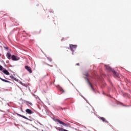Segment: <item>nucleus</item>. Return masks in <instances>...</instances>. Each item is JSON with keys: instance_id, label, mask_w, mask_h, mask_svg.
Here are the masks:
<instances>
[{"instance_id": "obj_1", "label": "nucleus", "mask_w": 131, "mask_h": 131, "mask_svg": "<svg viewBox=\"0 0 131 131\" xmlns=\"http://www.w3.org/2000/svg\"><path fill=\"white\" fill-rule=\"evenodd\" d=\"M86 77H84V79L85 80H86L87 82L88 83V84L91 86L92 91L93 92H95V89H94V86H93V85H92V83L90 81V80H89V78H88V76H90V75L89 74V73L86 72L85 74H84Z\"/></svg>"}, {"instance_id": "obj_2", "label": "nucleus", "mask_w": 131, "mask_h": 131, "mask_svg": "<svg viewBox=\"0 0 131 131\" xmlns=\"http://www.w3.org/2000/svg\"><path fill=\"white\" fill-rule=\"evenodd\" d=\"M77 48V45H74L72 44L70 45V49L72 52V55H74V52H75V50H76V48Z\"/></svg>"}, {"instance_id": "obj_3", "label": "nucleus", "mask_w": 131, "mask_h": 131, "mask_svg": "<svg viewBox=\"0 0 131 131\" xmlns=\"http://www.w3.org/2000/svg\"><path fill=\"white\" fill-rule=\"evenodd\" d=\"M53 120L55 121V122H56L57 124H62V125H66V123H64L63 121L59 120V119H55L53 118Z\"/></svg>"}, {"instance_id": "obj_4", "label": "nucleus", "mask_w": 131, "mask_h": 131, "mask_svg": "<svg viewBox=\"0 0 131 131\" xmlns=\"http://www.w3.org/2000/svg\"><path fill=\"white\" fill-rule=\"evenodd\" d=\"M106 70H107V71H110V72H113V70H114V69H112L110 66H107V65H104Z\"/></svg>"}, {"instance_id": "obj_5", "label": "nucleus", "mask_w": 131, "mask_h": 131, "mask_svg": "<svg viewBox=\"0 0 131 131\" xmlns=\"http://www.w3.org/2000/svg\"><path fill=\"white\" fill-rule=\"evenodd\" d=\"M25 68L29 73H32V70H31V68L29 67L28 66H25Z\"/></svg>"}, {"instance_id": "obj_6", "label": "nucleus", "mask_w": 131, "mask_h": 131, "mask_svg": "<svg viewBox=\"0 0 131 131\" xmlns=\"http://www.w3.org/2000/svg\"><path fill=\"white\" fill-rule=\"evenodd\" d=\"M17 116H19L20 117H22L23 118H24L25 119H27V120H29V118L25 117V116H23L22 115H20L19 114H18L17 113H15Z\"/></svg>"}, {"instance_id": "obj_7", "label": "nucleus", "mask_w": 131, "mask_h": 131, "mask_svg": "<svg viewBox=\"0 0 131 131\" xmlns=\"http://www.w3.org/2000/svg\"><path fill=\"white\" fill-rule=\"evenodd\" d=\"M17 116H19L20 117H22L23 118H24L25 119H27V120H29V118L25 117V116H23L22 115H20L19 114H18L17 113H15Z\"/></svg>"}, {"instance_id": "obj_8", "label": "nucleus", "mask_w": 131, "mask_h": 131, "mask_svg": "<svg viewBox=\"0 0 131 131\" xmlns=\"http://www.w3.org/2000/svg\"><path fill=\"white\" fill-rule=\"evenodd\" d=\"M11 59L13 61H18V60H19V58L16 57L15 55H12L11 57Z\"/></svg>"}, {"instance_id": "obj_9", "label": "nucleus", "mask_w": 131, "mask_h": 131, "mask_svg": "<svg viewBox=\"0 0 131 131\" xmlns=\"http://www.w3.org/2000/svg\"><path fill=\"white\" fill-rule=\"evenodd\" d=\"M113 73H114L115 77H117L118 78L120 77L118 73H117L116 71H115V70H113Z\"/></svg>"}, {"instance_id": "obj_10", "label": "nucleus", "mask_w": 131, "mask_h": 131, "mask_svg": "<svg viewBox=\"0 0 131 131\" xmlns=\"http://www.w3.org/2000/svg\"><path fill=\"white\" fill-rule=\"evenodd\" d=\"M26 112L28 113V114H33V112L29 108L26 110Z\"/></svg>"}, {"instance_id": "obj_11", "label": "nucleus", "mask_w": 131, "mask_h": 131, "mask_svg": "<svg viewBox=\"0 0 131 131\" xmlns=\"http://www.w3.org/2000/svg\"><path fill=\"white\" fill-rule=\"evenodd\" d=\"M10 77L12 79H13V80H15V81H17V82H19V79L15 78L13 75H10Z\"/></svg>"}, {"instance_id": "obj_12", "label": "nucleus", "mask_w": 131, "mask_h": 131, "mask_svg": "<svg viewBox=\"0 0 131 131\" xmlns=\"http://www.w3.org/2000/svg\"><path fill=\"white\" fill-rule=\"evenodd\" d=\"M3 73H4V74H6V75H10V73L7 70H3Z\"/></svg>"}, {"instance_id": "obj_13", "label": "nucleus", "mask_w": 131, "mask_h": 131, "mask_svg": "<svg viewBox=\"0 0 131 131\" xmlns=\"http://www.w3.org/2000/svg\"><path fill=\"white\" fill-rule=\"evenodd\" d=\"M0 79H1V80H2V81H4V82H8L9 83H11V82L10 81H8V80H6L5 79H3L1 77H0Z\"/></svg>"}, {"instance_id": "obj_14", "label": "nucleus", "mask_w": 131, "mask_h": 131, "mask_svg": "<svg viewBox=\"0 0 131 131\" xmlns=\"http://www.w3.org/2000/svg\"><path fill=\"white\" fill-rule=\"evenodd\" d=\"M99 119H101L102 121H103V122H106V123H108V121H106V119L104 118V117H99Z\"/></svg>"}, {"instance_id": "obj_15", "label": "nucleus", "mask_w": 131, "mask_h": 131, "mask_svg": "<svg viewBox=\"0 0 131 131\" xmlns=\"http://www.w3.org/2000/svg\"><path fill=\"white\" fill-rule=\"evenodd\" d=\"M7 59L11 60V54L10 53H7L6 54Z\"/></svg>"}, {"instance_id": "obj_16", "label": "nucleus", "mask_w": 131, "mask_h": 131, "mask_svg": "<svg viewBox=\"0 0 131 131\" xmlns=\"http://www.w3.org/2000/svg\"><path fill=\"white\" fill-rule=\"evenodd\" d=\"M58 89L59 91H60V92H63V93H64V90H63V88H62L61 87H60V86H59L58 87Z\"/></svg>"}, {"instance_id": "obj_17", "label": "nucleus", "mask_w": 131, "mask_h": 131, "mask_svg": "<svg viewBox=\"0 0 131 131\" xmlns=\"http://www.w3.org/2000/svg\"><path fill=\"white\" fill-rule=\"evenodd\" d=\"M55 128H56L57 130H59V131H63L64 129H63V128H61V127H55Z\"/></svg>"}, {"instance_id": "obj_18", "label": "nucleus", "mask_w": 131, "mask_h": 131, "mask_svg": "<svg viewBox=\"0 0 131 131\" xmlns=\"http://www.w3.org/2000/svg\"><path fill=\"white\" fill-rule=\"evenodd\" d=\"M79 94H80V96L82 97V98L85 101H86V102H88V100H86V99H85V98H84V97H83V96H82L80 93Z\"/></svg>"}, {"instance_id": "obj_19", "label": "nucleus", "mask_w": 131, "mask_h": 131, "mask_svg": "<svg viewBox=\"0 0 131 131\" xmlns=\"http://www.w3.org/2000/svg\"><path fill=\"white\" fill-rule=\"evenodd\" d=\"M26 103H27V104H29L30 106H32V103L31 102H30L29 101H26Z\"/></svg>"}, {"instance_id": "obj_20", "label": "nucleus", "mask_w": 131, "mask_h": 131, "mask_svg": "<svg viewBox=\"0 0 131 131\" xmlns=\"http://www.w3.org/2000/svg\"><path fill=\"white\" fill-rule=\"evenodd\" d=\"M29 120L30 121H32V120H33V118H32L31 117H29Z\"/></svg>"}, {"instance_id": "obj_21", "label": "nucleus", "mask_w": 131, "mask_h": 131, "mask_svg": "<svg viewBox=\"0 0 131 131\" xmlns=\"http://www.w3.org/2000/svg\"><path fill=\"white\" fill-rule=\"evenodd\" d=\"M125 96H126V97H127L129 98H130L129 97V95H128V94H127V93H125Z\"/></svg>"}, {"instance_id": "obj_22", "label": "nucleus", "mask_w": 131, "mask_h": 131, "mask_svg": "<svg viewBox=\"0 0 131 131\" xmlns=\"http://www.w3.org/2000/svg\"><path fill=\"white\" fill-rule=\"evenodd\" d=\"M3 69H4L3 66H0V71H3Z\"/></svg>"}, {"instance_id": "obj_23", "label": "nucleus", "mask_w": 131, "mask_h": 131, "mask_svg": "<svg viewBox=\"0 0 131 131\" xmlns=\"http://www.w3.org/2000/svg\"><path fill=\"white\" fill-rule=\"evenodd\" d=\"M47 58V59L50 61V62H52V58H50L48 57Z\"/></svg>"}, {"instance_id": "obj_24", "label": "nucleus", "mask_w": 131, "mask_h": 131, "mask_svg": "<svg viewBox=\"0 0 131 131\" xmlns=\"http://www.w3.org/2000/svg\"><path fill=\"white\" fill-rule=\"evenodd\" d=\"M19 83H20V84H21V85H24V84L22 82H21V81H20Z\"/></svg>"}, {"instance_id": "obj_25", "label": "nucleus", "mask_w": 131, "mask_h": 131, "mask_svg": "<svg viewBox=\"0 0 131 131\" xmlns=\"http://www.w3.org/2000/svg\"><path fill=\"white\" fill-rule=\"evenodd\" d=\"M37 122L38 123H39V124H40V125H42V124H41V123H40V122H39V121H37Z\"/></svg>"}, {"instance_id": "obj_26", "label": "nucleus", "mask_w": 131, "mask_h": 131, "mask_svg": "<svg viewBox=\"0 0 131 131\" xmlns=\"http://www.w3.org/2000/svg\"><path fill=\"white\" fill-rule=\"evenodd\" d=\"M47 65H48V66H50L51 67H52V66L50 65L49 64L47 63Z\"/></svg>"}, {"instance_id": "obj_27", "label": "nucleus", "mask_w": 131, "mask_h": 131, "mask_svg": "<svg viewBox=\"0 0 131 131\" xmlns=\"http://www.w3.org/2000/svg\"><path fill=\"white\" fill-rule=\"evenodd\" d=\"M77 66H79V63L76 64Z\"/></svg>"}, {"instance_id": "obj_28", "label": "nucleus", "mask_w": 131, "mask_h": 131, "mask_svg": "<svg viewBox=\"0 0 131 131\" xmlns=\"http://www.w3.org/2000/svg\"><path fill=\"white\" fill-rule=\"evenodd\" d=\"M6 50H9V48L6 47Z\"/></svg>"}, {"instance_id": "obj_29", "label": "nucleus", "mask_w": 131, "mask_h": 131, "mask_svg": "<svg viewBox=\"0 0 131 131\" xmlns=\"http://www.w3.org/2000/svg\"><path fill=\"white\" fill-rule=\"evenodd\" d=\"M48 75H49V74H47L46 75V76H48Z\"/></svg>"}, {"instance_id": "obj_30", "label": "nucleus", "mask_w": 131, "mask_h": 131, "mask_svg": "<svg viewBox=\"0 0 131 131\" xmlns=\"http://www.w3.org/2000/svg\"><path fill=\"white\" fill-rule=\"evenodd\" d=\"M76 90H77V92H78V90L77 89Z\"/></svg>"}, {"instance_id": "obj_31", "label": "nucleus", "mask_w": 131, "mask_h": 131, "mask_svg": "<svg viewBox=\"0 0 131 131\" xmlns=\"http://www.w3.org/2000/svg\"><path fill=\"white\" fill-rule=\"evenodd\" d=\"M7 105L9 106V103H7Z\"/></svg>"}, {"instance_id": "obj_32", "label": "nucleus", "mask_w": 131, "mask_h": 131, "mask_svg": "<svg viewBox=\"0 0 131 131\" xmlns=\"http://www.w3.org/2000/svg\"><path fill=\"white\" fill-rule=\"evenodd\" d=\"M69 81H70V80H69Z\"/></svg>"}, {"instance_id": "obj_33", "label": "nucleus", "mask_w": 131, "mask_h": 131, "mask_svg": "<svg viewBox=\"0 0 131 131\" xmlns=\"http://www.w3.org/2000/svg\"><path fill=\"white\" fill-rule=\"evenodd\" d=\"M72 85H73V84L72 83Z\"/></svg>"}, {"instance_id": "obj_34", "label": "nucleus", "mask_w": 131, "mask_h": 131, "mask_svg": "<svg viewBox=\"0 0 131 131\" xmlns=\"http://www.w3.org/2000/svg\"><path fill=\"white\" fill-rule=\"evenodd\" d=\"M61 109H62V110H63V108H61Z\"/></svg>"}, {"instance_id": "obj_35", "label": "nucleus", "mask_w": 131, "mask_h": 131, "mask_svg": "<svg viewBox=\"0 0 131 131\" xmlns=\"http://www.w3.org/2000/svg\"><path fill=\"white\" fill-rule=\"evenodd\" d=\"M42 131H43V130H42Z\"/></svg>"}]
</instances>
